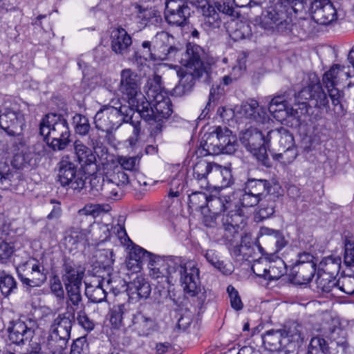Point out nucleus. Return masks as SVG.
Returning <instances> with one entry per match:
<instances>
[{
	"label": "nucleus",
	"mask_w": 354,
	"mask_h": 354,
	"mask_svg": "<svg viewBox=\"0 0 354 354\" xmlns=\"http://www.w3.org/2000/svg\"><path fill=\"white\" fill-rule=\"evenodd\" d=\"M134 111L130 106H106L95 115V127L106 133L118 129L122 123L129 122L133 127V134L127 140L129 145L134 146L138 140L140 132V121L133 119Z\"/></svg>",
	"instance_id": "f257e3e1"
},
{
	"label": "nucleus",
	"mask_w": 354,
	"mask_h": 354,
	"mask_svg": "<svg viewBox=\"0 0 354 354\" xmlns=\"http://www.w3.org/2000/svg\"><path fill=\"white\" fill-rule=\"evenodd\" d=\"M205 51L198 45L189 43L186 50L182 54L179 62L187 68L186 71L178 72L180 77L178 84L173 88L172 94L176 97H182L191 92L196 78L202 77L207 71L203 67L202 59Z\"/></svg>",
	"instance_id": "f03ea898"
},
{
	"label": "nucleus",
	"mask_w": 354,
	"mask_h": 354,
	"mask_svg": "<svg viewBox=\"0 0 354 354\" xmlns=\"http://www.w3.org/2000/svg\"><path fill=\"white\" fill-rule=\"evenodd\" d=\"M39 133L53 150H63L70 142L68 123L60 115H46L39 123Z\"/></svg>",
	"instance_id": "7ed1b4c3"
},
{
	"label": "nucleus",
	"mask_w": 354,
	"mask_h": 354,
	"mask_svg": "<svg viewBox=\"0 0 354 354\" xmlns=\"http://www.w3.org/2000/svg\"><path fill=\"white\" fill-rule=\"evenodd\" d=\"M73 322L74 310L71 315L68 311L59 314L50 325L47 338L43 340L44 350L54 349L58 353L64 351L71 337Z\"/></svg>",
	"instance_id": "20e7f679"
},
{
	"label": "nucleus",
	"mask_w": 354,
	"mask_h": 354,
	"mask_svg": "<svg viewBox=\"0 0 354 354\" xmlns=\"http://www.w3.org/2000/svg\"><path fill=\"white\" fill-rule=\"evenodd\" d=\"M147 105L140 104L136 111L140 118L149 123H157L156 128L160 130L163 121L169 118L173 113L170 98L167 95H158L150 102L147 99Z\"/></svg>",
	"instance_id": "39448f33"
},
{
	"label": "nucleus",
	"mask_w": 354,
	"mask_h": 354,
	"mask_svg": "<svg viewBox=\"0 0 354 354\" xmlns=\"http://www.w3.org/2000/svg\"><path fill=\"white\" fill-rule=\"evenodd\" d=\"M62 268V279L66 290V302L77 306L81 304V286L84 272L67 257L63 259Z\"/></svg>",
	"instance_id": "423d86ee"
},
{
	"label": "nucleus",
	"mask_w": 354,
	"mask_h": 354,
	"mask_svg": "<svg viewBox=\"0 0 354 354\" xmlns=\"http://www.w3.org/2000/svg\"><path fill=\"white\" fill-rule=\"evenodd\" d=\"M24 127V115L16 104L6 105L0 109V127L8 136L16 137L20 147H24L26 144L23 135Z\"/></svg>",
	"instance_id": "0eeeda50"
},
{
	"label": "nucleus",
	"mask_w": 354,
	"mask_h": 354,
	"mask_svg": "<svg viewBox=\"0 0 354 354\" xmlns=\"http://www.w3.org/2000/svg\"><path fill=\"white\" fill-rule=\"evenodd\" d=\"M180 257H169L162 259L153 257L148 263L149 275L162 288L165 285L173 284L176 281V266L180 265Z\"/></svg>",
	"instance_id": "6e6552de"
},
{
	"label": "nucleus",
	"mask_w": 354,
	"mask_h": 354,
	"mask_svg": "<svg viewBox=\"0 0 354 354\" xmlns=\"http://www.w3.org/2000/svg\"><path fill=\"white\" fill-rule=\"evenodd\" d=\"M119 91L127 100L128 105L135 111L140 104H148L146 97L141 93L139 78L136 73L130 68L120 72Z\"/></svg>",
	"instance_id": "1a4fd4ad"
},
{
	"label": "nucleus",
	"mask_w": 354,
	"mask_h": 354,
	"mask_svg": "<svg viewBox=\"0 0 354 354\" xmlns=\"http://www.w3.org/2000/svg\"><path fill=\"white\" fill-rule=\"evenodd\" d=\"M290 13L286 5L277 4L263 12L259 24L264 30L283 32L289 29L292 24Z\"/></svg>",
	"instance_id": "9d476101"
},
{
	"label": "nucleus",
	"mask_w": 354,
	"mask_h": 354,
	"mask_svg": "<svg viewBox=\"0 0 354 354\" xmlns=\"http://www.w3.org/2000/svg\"><path fill=\"white\" fill-rule=\"evenodd\" d=\"M272 185L268 180L248 178L243 186V193L240 196L243 207H254L260 201L271 195Z\"/></svg>",
	"instance_id": "9b49d317"
},
{
	"label": "nucleus",
	"mask_w": 354,
	"mask_h": 354,
	"mask_svg": "<svg viewBox=\"0 0 354 354\" xmlns=\"http://www.w3.org/2000/svg\"><path fill=\"white\" fill-rule=\"evenodd\" d=\"M57 182L62 187L80 192L84 187L85 181L77 165L68 156H64L58 163Z\"/></svg>",
	"instance_id": "f8f14e48"
},
{
	"label": "nucleus",
	"mask_w": 354,
	"mask_h": 354,
	"mask_svg": "<svg viewBox=\"0 0 354 354\" xmlns=\"http://www.w3.org/2000/svg\"><path fill=\"white\" fill-rule=\"evenodd\" d=\"M180 265L176 266V279L179 277L184 291L191 297L196 296L201 290L199 269L192 262L186 263L180 257Z\"/></svg>",
	"instance_id": "ddd939ff"
},
{
	"label": "nucleus",
	"mask_w": 354,
	"mask_h": 354,
	"mask_svg": "<svg viewBox=\"0 0 354 354\" xmlns=\"http://www.w3.org/2000/svg\"><path fill=\"white\" fill-rule=\"evenodd\" d=\"M24 266L30 269V277H26L21 273H18V277L26 292H30L32 288L41 287L45 283L49 271L43 261L32 259L26 262Z\"/></svg>",
	"instance_id": "4468645a"
},
{
	"label": "nucleus",
	"mask_w": 354,
	"mask_h": 354,
	"mask_svg": "<svg viewBox=\"0 0 354 354\" xmlns=\"http://www.w3.org/2000/svg\"><path fill=\"white\" fill-rule=\"evenodd\" d=\"M308 12L311 19L320 25H328L337 18V10L330 0H313Z\"/></svg>",
	"instance_id": "2eb2a0df"
},
{
	"label": "nucleus",
	"mask_w": 354,
	"mask_h": 354,
	"mask_svg": "<svg viewBox=\"0 0 354 354\" xmlns=\"http://www.w3.org/2000/svg\"><path fill=\"white\" fill-rule=\"evenodd\" d=\"M190 8L185 0H168L166 2L165 18L172 26L183 27L188 23Z\"/></svg>",
	"instance_id": "dca6fc26"
},
{
	"label": "nucleus",
	"mask_w": 354,
	"mask_h": 354,
	"mask_svg": "<svg viewBox=\"0 0 354 354\" xmlns=\"http://www.w3.org/2000/svg\"><path fill=\"white\" fill-rule=\"evenodd\" d=\"M152 39L156 51L158 52V55L160 56V57H158V61L172 57L179 60L180 59L179 56L182 57V54L185 53L170 44V40H173L174 37L167 32H159Z\"/></svg>",
	"instance_id": "f3484780"
},
{
	"label": "nucleus",
	"mask_w": 354,
	"mask_h": 354,
	"mask_svg": "<svg viewBox=\"0 0 354 354\" xmlns=\"http://www.w3.org/2000/svg\"><path fill=\"white\" fill-rule=\"evenodd\" d=\"M127 327L139 337H147L156 330L155 319L140 311L131 314Z\"/></svg>",
	"instance_id": "a211bd4d"
},
{
	"label": "nucleus",
	"mask_w": 354,
	"mask_h": 354,
	"mask_svg": "<svg viewBox=\"0 0 354 354\" xmlns=\"http://www.w3.org/2000/svg\"><path fill=\"white\" fill-rule=\"evenodd\" d=\"M10 343L20 346L32 337L34 331L20 319L10 321L7 328Z\"/></svg>",
	"instance_id": "6ab92c4d"
},
{
	"label": "nucleus",
	"mask_w": 354,
	"mask_h": 354,
	"mask_svg": "<svg viewBox=\"0 0 354 354\" xmlns=\"http://www.w3.org/2000/svg\"><path fill=\"white\" fill-rule=\"evenodd\" d=\"M284 342L288 347V352L294 351L299 347L304 339V328L296 322H291L284 326L283 329Z\"/></svg>",
	"instance_id": "aec40b11"
},
{
	"label": "nucleus",
	"mask_w": 354,
	"mask_h": 354,
	"mask_svg": "<svg viewBox=\"0 0 354 354\" xmlns=\"http://www.w3.org/2000/svg\"><path fill=\"white\" fill-rule=\"evenodd\" d=\"M189 3L201 9L203 15V25L205 28L214 29L221 25V19L215 8L206 0H187Z\"/></svg>",
	"instance_id": "412c9836"
},
{
	"label": "nucleus",
	"mask_w": 354,
	"mask_h": 354,
	"mask_svg": "<svg viewBox=\"0 0 354 354\" xmlns=\"http://www.w3.org/2000/svg\"><path fill=\"white\" fill-rule=\"evenodd\" d=\"M259 235L262 241L266 243L267 247L272 251L270 254H272L281 250L288 244L283 233L278 230L262 227L260 229Z\"/></svg>",
	"instance_id": "4be33fe9"
},
{
	"label": "nucleus",
	"mask_w": 354,
	"mask_h": 354,
	"mask_svg": "<svg viewBox=\"0 0 354 354\" xmlns=\"http://www.w3.org/2000/svg\"><path fill=\"white\" fill-rule=\"evenodd\" d=\"M239 139L241 144L250 152L256 151L261 145L269 143L266 140L267 135H263L261 131L256 128H249L241 132Z\"/></svg>",
	"instance_id": "5701e85b"
},
{
	"label": "nucleus",
	"mask_w": 354,
	"mask_h": 354,
	"mask_svg": "<svg viewBox=\"0 0 354 354\" xmlns=\"http://www.w3.org/2000/svg\"><path fill=\"white\" fill-rule=\"evenodd\" d=\"M215 163L198 160L193 167L194 183L202 189H210L211 172Z\"/></svg>",
	"instance_id": "b1692460"
},
{
	"label": "nucleus",
	"mask_w": 354,
	"mask_h": 354,
	"mask_svg": "<svg viewBox=\"0 0 354 354\" xmlns=\"http://www.w3.org/2000/svg\"><path fill=\"white\" fill-rule=\"evenodd\" d=\"M131 44V37L124 28L119 27L111 31V47L116 54L124 55L127 53Z\"/></svg>",
	"instance_id": "393cba45"
},
{
	"label": "nucleus",
	"mask_w": 354,
	"mask_h": 354,
	"mask_svg": "<svg viewBox=\"0 0 354 354\" xmlns=\"http://www.w3.org/2000/svg\"><path fill=\"white\" fill-rule=\"evenodd\" d=\"M243 216L236 211L231 210L227 214L223 215L221 221L225 230L224 236L226 240L232 241V236L235 239L239 236V229L243 222Z\"/></svg>",
	"instance_id": "a878e982"
},
{
	"label": "nucleus",
	"mask_w": 354,
	"mask_h": 354,
	"mask_svg": "<svg viewBox=\"0 0 354 354\" xmlns=\"http://www.w3.org/2000/svg\"><path fill=\"white\" fill-rule=\"evenodd\" d=\"M264 347L270 351L288 352V347L284 342L283 330H269L261 335Z\"/></svg>",
	"instance_id": "bb28decb"
},
{
	"label": "nucleus",
	"mask_w": 354,
	"mask_h": 354,
	"mask_svg": "<svg viewBox=\"0 0 354 354\" xmlns=\"http://www.w3.org/2000/svg\"><path fill=\"white\" fill-rule=\"evenodd\" d=\"M267 142H272L274 147L279 149L290 148L295 145L294 138L292 135L285 128L281 127L270 130L267 133Z\"/></svg>",
	"instance_id": "cd10ccee"
},
{
	"label": "nucleus",
	"mask_w": 354,
	"mask_h": 354,
	"mask_svg": "<svg viewBox=\"0 0 354 354\" xmlns=\"http://www.w3.org/2000/svg\"><path fill=\"white\" fill-rule=\"evenodd\" d=\"M151 290L149 283L142 276H137L127 285V295L131 300L147 299Z\"/></svg>",
	"instance_id": "c85d7f7f"
},
{
	"label": "nucleus",
	"mask_w": 354,
	"mask_h": 354,
	"mask_svg": "<svg viewBox=\"0 0 354 354\" xmlns=\"http://www.w3.org/2000/svg\"><path fill=\"white\" fill-rule=\"evenodd\" d=\"M316 271V264H295L291 268L290 276L297 284H307L313 278Z\"/></svg>",
	"instance_id": "c756f323"
},
{
	"label": "nucleus",
	"mask_w": 354,
	"mask_h": 354,
	"mask_svg": "<svg viewBox=\"0 0 354 354\" xmlns=\"http://www.w3.org/2000/svg\"><path fill=\"white\" fill-rule=\"evenodd\" d=\"M305 100L315 101L314 106L318 108H329V102L326 93L321 85L314 84L302 89L299 93Z\"/></svg>",
	"instance_id": "7c9ffc66"
},
{
	"label": "nucleus",
	"mask_w": 354,
	"mask_h": 354,
	"mask_svg": "<svg viewBox=\"0 0 354 354\" xmlns=\"http://www.w3.org/2000/svg\"><path fill=\"white\" fill-rule=\"evenodd\" d=\"M210 187L224 188L230 186L232 182L231 171L217 164H214L209 180Z\"/></svg>",
	"instance_id": "2f4dec72"
},
{
	"label": "nucleus",
	"mask_w": 354,
	"mask_h": 354,
	"mask_svg": "<svg viewBox=\"0 0 354 354\" xmlns=\"http://www.w3.org/2000/svg\"><path fill=\"white\" fill-rule=\"evenodd\" d=\"M66 310L71 315V312L74 310V321L76 319L77 324L84 328L86 331L90 332L95 328V322L93 319H90L88 315L85 311V306L81 299V304L77 306H74L69 302H66Z\"/></svg>",
	"instance_id": "473e14b6"
},
{
	"label": "nucleus",
	"mask_w": 354,
	"mask_h": 354,
	"mask_svg": "<svg viewBox=\"0 0 354 354\" xmlns=\"http://www.w3.org/2000/svg\"><path fill=\"white\" fill-rule=\"evenodd\" d=\"M85 294L88 300L93 303H101L105 301L107 295L105 278L98 279L91 283H86Z\"/></svg>",
	"instance_id": "72a5a7b5"
},
{
	"label": "nucleus",
	"mask_w": 354,
	"mask_h": 354,
	"mask_svg": "<svg viewBox=\"0 0 354 354\" xmlns=\"http://www.w3.org/2000/svg\"><path fill=\"white\" fill-rule=\"evenodd\" d=\"M233 206L232 197L229 195L218 193V196L209 195L207 207L212 214L219 215L222 212L231 209Z\"/></svg>",
	"instance_id": "f704fd0d"
},
{
	"label": "nucleus",
	"mask_w": 354,
	"mask_h": 354,
	"mask_svg": "<svg viewBox=\"0 0 354 354\" xmlns=\"http://www.w3.org/2000/svg\"><path fill=\"white\" fill-rule=\"evenodd\" d=\"M158 52L153 46V39L151 41H144L142 42L140 48H138L132 55V60L138 64H142L146 61H158Z\"/></svg>",
	"instance_id": "c9c22d12"
},
{
	"label": "nucleus",
	"mask_w": 354,
	"mask_h": 354,
	"mask_svg": "<svg viewBox=\"0 0 354 354\" xmlns=\"http://www.w3.org/2000/svg\"><path fill=\"white\" fill-rule=\"evenodd\" d=\"M241 113L246 118L254 121L257 123H263L268 119L266 111L259 107V103L257 100H251L241 106Z\"/></svg>",
	"instance_id": "e433bc0d"
},
{
	"label": "nucleus",
	"mask_w": 354,
	"mask_h": 354,
	"mask_svg": "<svg viewBox=\"0 0 354 354\" xmlns=\"http://www.w3.org/2000/svg\"><path fill=\"white\" fill-rule=\"evenodd\" d=\"M321 333L322 336L329 342V346H337L348 342L346 330L339 326H324L322 328Z\"/></svg>",
	"instance_id": "4c0bfd02"
},
{
	"label": "nucleus",
	"mask_w": 354,
	"mask_h": 354,
	"mask_svg": "<svg viewBox=\"0 0 354 354\" xmlns=\"http://www.w3.org/2000/svg\"><path fill=\"white\" fill-rule=\"evenodd\" d=\"M201 146L206 153L205 155H218L222 153L223 147H221L217 127L212 132L205 134Z\"/></svg>",
	"instance_id": "58836bf2"
},
{
	"label": "nucleus",
	"mask_w": 354,
	"mask_h": 354,
	"mask_svg": "<svg viewBox=\"0 0 354 354\" xmlns=\"http://www.w3.org/2000/svg\"><path fill=\"white\" fill-rule=\"evenodd\" d=\"M221 147H223L222 153L231 154L236 151V138L227 127H217Z\"/></svg>",
	"instance_id": "ea45409f"
},
{
	"label": "nucleus",
	"mask_w": 354,
	"mask_h": 354,
	"mask_svg": "<svg viewBox=\"0 0 354 354\" xmlns=\"http://www.w3.org/2000/svg\"><path fill=\"white\" fill-rule=\"evenodd\" d=\"M75 153L79 163L82 166L90 165L96 161L95 156L90 148L81 140H76L73 144Z\"/></svg>",
	"instance_id": "a19ab883"
},
{
	"label": "nucleus",
	"mask_w": 354,
	"mask_h": 354,
	"mask_svg": "<svg viewBox=\"0 0 354 354\" xmlns=\"http://www.w3.org/2000/svg\"><path fill=\"white\" fill-rule=\"evenodd\" d=\"M230 28V36L234 41L250 39L252 35V27L246 21H234Z\"/></svg>",
	"instance_id": "79ce46f5"
},
{
	"label": "nucleus",
	"mask_w": 354,
	"mask_h": 354,
	"mask_svg": "<svg viewBox=\"0 0 354 354\" xmlns=\"http://www.w3.org/2000/svg\"><path fill=\"white\" fill-rule=\"evenodd\" d=\"M285 273V263L283 261L275 257L274 254H270L268 268V275L266 279L277 280L279 279Z\"/></svg>",
	"instance_id": "37998d69"
},
{
	"label": "nucleus",
	"mask_w": 354,
	"mask_h": 354,
	"mask_svg": "<svg viewBox=\"0 0 354 354\" xmlns=\"http://www.w3.org/2000/svg\"><path fill=\"white\" fill-rule=\"evenodd\" d=\"M18 289V283L15 277L6 272L0 270V291L4 297H8L14 294Z\"/></svg>",
	"instance_id": "c03bdc74"
},
{
	"label": "nucleus",
	"mask_w": 354,
	"mask_h": 354,
	"mask_svg": "<svg viewBox=\"0 0 354 354\" xmlns=\"http://www.w3.org/2000/svg\"><path fill=\"white\" fill-rule=\"evenodd\" d=\"M15 236L6 235L0 239V263H7L12 257L15 251Z\"/></svg>",
	"instance_id": "a18cd8bd"
},
{
	"label": "nucleus",
	"mask_w": 354,
	"mask_h": 354,
	"mask_svg": "<svg viewBox=\"0 0 354 354\" xmlns=\"http://www.w3.org/2000/svg\"><path fill=\"white\" fill-rule=\"evenodd\" d=\"M204 257L209 263L223 274L229 275L233 272V266L231 263H225L223 261H221L215 250H206Z\"/></svg>",
	"instance_id": "49530a36"
},
{
	"label": "nucleus",
	"mask_w": 354,
	"mask_h": 354,
	"mask_svg": "<svg viewBox=\"0 0 354 354\" xmlns=\"http://www.w3.org/2000/svg\"><path fill=\"white\" fill-rule=\"evenodd\" d=\"M146 94L149 100L156 98L158 95H167L162 85V77L158 75L155 74L152 78L148 80Z\"/></svg>",
	"instance_id": "de8ad7c7"
},
{
	"label": "nucleus",
	"mask_w": 354,
	"mask_h": 354,
	"mask_svg": "<svg viewBox=\"0 0 354 354\" xmlns=\"http://www.w3.org/2000/svg\"><path fill=\"white\" fill-rule=\"evenodd\" d=\"M308 354H330L329 345L322 333L311 338L308 348Z\"/></svg>",
	"instance_id": "09e8293b"
},
{
	"label": "nucleus",
	"mask_w": 354,
	"mask_h": 354,
	"mask_svg": "<svg viewBox=\"0 0 354 354\" xmlns=\"http://www.w3.org/2000/svg\"><path fill=\"white\" fill-rule=\"evenodd\" d=\"M104 176L122 188V187L129 184L130 174L123 171L121 167L116 166L113 169L108 170Z\"/></svg>",
	"instance_id": "8fccbe9b"
},
{
	"label": "nucleus",
	"mask_w": 354,
	"mask_h": 354,
	"mask_svg": "<svg viewBox=\"0 0 354 354\" xmlns=\"http://www.w3.org/2000/svg\"><path fill=\"white\" fill-rule=\"evenodd\" d=\"M319 266L326 274L334 276L340 270L341 258L333 255L326 257L320 262Z\"/></svg>",
	"instance_id": "3c124183"
},
{
	"label": "nucleus",
	"mask_w": 354,
	"mask_h": 354,
	"mask_svg": "<svg viewBox=\"0 0 354 354\" xmlns=\"http://www.w3.org/2000/svg\"><path fill=\"white\" fill-rule=\"evenodd\" d=\"M102 194L106 198L119 199L122 196V190L120 187L109 180L106 176H103L102 184L100 187Z\"/></svg>",
	"instance_id": "603ef678"
},
{
	"label": "nucleus",
	"mask_w": 354,
	"mask_h": 354,
	"mask_svg": "<svg viewBox=\"0 0 354 354\" xmlns=\"http://www.w3.org/2000/svg\"><path fill=\"white\" fill-rule=\"evenodd\" d=\"M127 313V310L124 304L113 306L109 313V321L112 326L115 328H120L122 325H125L126 324L123 323V319Z\"/></svg>",
	"instance_id": "864d4df0"
},
{
	"label": "nucleus",
	"mask_w": 354,
	"mask_h": 354,
	"mask_svg": "<svg viewBox=\"0 0 354 354\" xmlns=\"http://www.w3.org/2000/svg\"><path fill=\"white\" fill-rule=\"evenodd\" d=\"M209 196L203 192H195L189 196V206L195 210L203 211L208 204Z\"/></svg>",
	"instance_id": "5fc2aeb1"
},
{
	"label": "nucleus",
	"mask_w": 354,
	"mask_h": 354,
	"mask_svg": "<svg viewBox=\"0 0 354 354\" xmlns=\"http://www.w3.org/2000/svg\"><path fill=\"white\" fill-rule=\"evenodd\" d=\"M96 263L104 268L111 267L114 261V254L111 249L97 250L94 253Z\"/></svg>",
	"instance_id": "6e6d98bb"
},
{
	"label": "nucleus",
	"mask_w": 354,
	"mask_h": 354,
	"mask_svg": "<svg viewBox=\"0 0 354 354\" xmlns=\"http://www.w3.org/2000/svg\"><path fill=\"white\" fill-rule=\"evenodd\" d=\"M117 160L120 165L119 167H121L123 171H129V174H131L137 171L140 157L138 155L135 156H118Z\"/></svg>",
	"instance_id": "4d7b16f0"
},
{
	"label": "nucleus",
	"mask_w": 354,
	"mask_h": 354,
	"mask_svg": "<svg viewBox=\"0 0 354 354\" xmlns=\"http://www.w3.org/2000/svg\"><path fill=\"white\" fill-rule=\"evenodd\" d=\"M105 284L107 290L112 292L115 295H118L122 291L127 292V285L126 281L120 277H111L105 279Z\"/></svg>",
	"instance_id": "13d9d810"
},
{
	"label": "nucleus",
	"mask_w": 354,
	"mask_h": 354,
	"mask_svg": "<svg viewBox=\"0 0 354 354\" xmlns=\"http://www.w3.org/2000/svg\"><path fill=\"white\" fill-rule=\"evenodd\" d=\"M21 174L18 171H9L0 174V183L5 189L15 188L21 181Z\"/></svg>",
	"instance_id": "bf43d9fd"
},
{
	"label": "nucleus",
	"mask_w": 354,
	"mask_h": 354,
	"mask_svg": "<svg viewBox=\"0 0 354 354\" xmlns=\"http://www.w3.org/2000/svg\"><path fill=\"white\" fill-rule=\"evenodd\" d=\"M279 153L272 154L274 159L281 162L284 165H288L292 162L298 155V152L295 145L291 147L285 148L284 149H279Z\"/></svg>",
	"instance_id": "052dcab7"
},
{
	"label": "nucleus",
	"mask_w": 354,
	"mask_h": 354,
	"mask_svg": "<svg viewBox=\"0 0 354 354\" xmlns=\"http://www.w3.org/2000/svg\"><path fill=\"white\" fill-rule=\"evenodd\" d=\"M34 153L30 150L21 151L15 155L12 160L14 167L21 169L32 165Z\"/></svg>",
	"instance_id": "680f3d73"
},
{
	"label": "nucleus",
	"mask_w": 354,
	"mask_h": 354,
	"mask_svg": "<svg viewBox=\"0 0 354 354\" xmlns=\"http://www.w3.org/2000/svg\"><path fill=\"white\" fill-rule=\"evenodd\" d=\"M259 250L263 255H266L265 258H261L258 261H255L252 266L253 272L258 277H263L266 279V277L268 275V268L269 262L270 254L263 253V248L259 247Z\"/></svg>",
	"instance_id": "e2e57ef3"
},
{
	"label": "nucleus",
	"mask_w": 354,
	"mask_h": 354,
	"mask_svg": "<svg viewBox=\"0 0 354 354\" xmlns=\"http://www.w3.org/2000/svg\"><path fill=\"white\" fill-rule=\"evenodd\" d=\"M274 198L275 196L271 194L267 196L266 204L265 203L266 201H263L261 204L260 209L257 214L261 220L266 219L274 214L276 207Z\"/></svg>",
	"instance_id": "0e129e2a"
},
{
	"label": "nucleus",
	"mask_w": 354,
	"mask_h": 354,
	"mask_svg": "<svg viewBox=\"0 0 354 354\" xmlns=\"http://www.w3.org/2000/svg\"><path fill=\"white\" fill-rule=\"evenodd\" d=\"M75 125V131L80 136H86L91 129V125L88 119L81 114H76L73 118Z\"/></svg>",
	"instance_id": "69168bd1"
},
{
	"label": "nucleus",
	"mask_w": 354,
	"mask_h": 354,
	"mask_svg": "<svg viewBox=\"0 0 354 354\" xmlns=\"http://www.w3.org/2000/svg\"><path fill=\"white\" fill-rule=\"evenodd\" d=\"M104 207V205L100 204H87L77 212L76 218L82 221L84 216H91L95 217L100 212L105 211Z\"/></svg>",
	"instance_id": "338daca9"
},
{
	"label": "nucleus",
	"mask_w": 354,
	"mask_h": 354,
	"mask_svg": "<svg viewBox=\"0 0 354 354\" xmlns=\"http://www.w3.org/2000/svg\"><path fill=\"white\" fill-rule=\"evenodd\" d=\"M153 257L156 256L138 245L133 246L129 252V259L138 263L144 261L150 262V259H153Z\"/></svg>",
	"instance_id": "774afa93"
}]
</instances>
